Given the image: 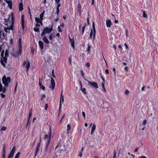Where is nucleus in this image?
I'll use <instances>...</instances> for the list:
<instances>
[{"instance_id":"cd10ccee","label":"nucleus","mask_w":158,"mask_h":158,"mask_svg":"<svg viewBox=\"0 0 158 158\" xmlns=\"http://www.w3.org/2000/svg\"><path fill=\"white\" fill-rule=\"evenodd\" d=\"M67 133L68 134L69 132V131L71 129V126L69 124H68L67 125Z\"/></svg>"},{"instance_id":"9b49d317","label":"nucleus","mask_w":158,"mask_h":158,"mask_svg":"<svg viewBox=\"0 0 158 158\" xmlns=\"http://www.w3.org/2000/svg\"><path fill=\"white\" fill-rule=\"evenodd\" d=\"M41 143L38 142L36 146L35 149V156H36L38 153V152L39 151V148L40 145Z\"/></svg>"},{"instance_id":"338daca9","label":"nucleus","mask_w":158,"mask_h":158,"mask_svg":"<svg viewBox=\"0 0 158 158\" xmlns=\"http://www.w3.org/2000/svg\"><path fill=\"white\" fill-rule=\"evenodd\" d=\"M21 20H25L24 17L23 15H22L21 16Z\"/></svg>"},{"instance_id":"680f3d73","label":"nucleus","mask_w":158,"mask_h":158,"mask_svg":"<svg viewBox=\"0 0 158 158\" xmlns=\"http://www.w3.org/2000/svg\"><path fill=\"white\" fill-rule=\"evenodd\" d=\"M2 84L1 83L0 84V92H1L2 91Z\"/></svg>"},{"instance_id":"c03bdc74","label":"nucleus","mask_w":158,"mask_h":158,"mask_svg":"<svg viewBox=\"0 0 158 158\" xmlns=\"http://www.w3.org/2000/svg\"><path fill=\"white\" fill-rule=\"evenodd\" d=\"M129 93V91L127 89L126 90H125V94H126V95H128Z\"/></svg>"},{"instance_id":"f8f14e48","label":"nucleus","mask_w":158,"mask_h":158,"mask_svg":"<svg viewBox=\"0 0 158 158\" xmlns=\"http://www.w3.org/2000/svg\"><path fill=\"white\" fill-rule=\"evenodd\" d=\"M6 2L8 4V6L10 10L12 9V3L11 0H6Z\"/></svg>"},{"instance_id":"6e6552de","label":"nucleus","mask_w":158,"mask_h":158,"mask_svg":"<svg viewBox=\"0 0 158 158\" xmlns=\"http://www.w3.org/2000/svg\"><path fill=\"white\" fill-rule=\"evenodd\" d=\"M15 150L16 147L15 146H14L10 153L8 155L7 158H13Z\"/></svg>"},{"instance_id":"412c9836","label":"nucleus","mask_w":158,"mask_h":158,"mask_svg":"<svg viewBox=\"0 0 158 158\" xmlns=\"http://www.w3.org/2000/svg\"><path fill=\"white\" fill-rule=\"evenodd\" d=\"M23 9V5L22 2H20L19 4V10L20 11H21Z\"/></svg>"},{"instance_id":"bb28decb","label":"nucleus","mask_w":158,"mask_h":158,"mask_svg":"<svg viewBox=\"0 0 158 158\" xmlns=\"http://www.w3.org/2000/svg\"><path fill=\"white\" fill-rule=\"evenodd\" d=\"M55 36V34L53 33H51V34L49 36V39L50 40H51L53 39V36Z\"/></svg>"},{"instance_id":"473e14b6","label":"nucleus","mask_w":158,"mask_h":158,"mask_svg":"<svg viewBox=\"0 0 158 158\" xmlns=\"http://www.w3.org/2000/svg\"><path fill=\"white\" fill-rule=\"evenodd\" d=\"M35 21L38 23H39L41 20L39 18L35 17Z\"/></svg>"},{"instance_id":"c756f323","label":"nucleus","mask_w":158,"mask_h":158,"mask_svg":"<svg viewBox=\"0 0 158 158\" xmlns=\"http://www.w3.org/2000/svg\"><path fill=\"white\" fill-rule=\"evenodd\" d=\"M29 119H28L27 122V124L26 125V128H27V127L28 126L29 127L30 124H31V122L30 121Z\"/></svg>"},{"instance_id":"5701e85b","label":"nucleus","mask_w":158,"mask_h":158,"mask_svg":"<svg viewBox=\"0 0 158 158\" xmlns=\"http://www.w3.org/2000/svg\"><path fill=\"white\" fill-rule=\"evenodd\" d=\"M43 41L46 43L49 44V41L48 40V39L47 38V37L44 35V37L43 38Z\"/></svg>"},{"instance_id":"a211bd4d","label":"nucleus","mask_w":158,"mask_h":158,"mask_svg":"<svg viewBox=\"0 0 158 158\" xmlns=\"http://www.w3.org/2000/svg\"><path fill=\"white\" fill-rule=\"evenodd\" d=\"M61 101L63 102L64 101V96L62 95V91L61 94L60 99V102L59 107L60 108L61 107Z\"/></svg>"},{"instance_id":"09e8293b","label":"nucleus","mask_w":158,"mask_h":158,"mask_svg":"<svg viewBox=\"0 0 158 158\" xmlns=\"http://www.w3.org/2000/svg\"><path fill=\"white\" fill-rule=\"evenodd\" d=\"M147 123V120L146 119H145L143 121L142 124L143 125H145Z\"/></svg>"},{"instance_id":"6e6d98bb","label":"nucleus","mask_w":158,"mask_h":158,"mask_svg":"<svg viewBox=\"0 0 158 158\" xmlns=\"http://www.w3.org/2000/svg\"><path fill=\"white\" fill-rule=\"evenodd\" d=\"M82 152L80 151L79 152L78 156H80V157H81L82 156Z\"/></svg>"},{"instance_id":"e2e57ef3","label":"nucleus","mask_w":158,"mask_h":158,"mask_svg":"<svg viewBox=\"0 0 158 158\" xmlns=\"http://www.w3.org/2000/svg\"><path fill=\"white\" fill-rule=\"evenodd\" d=\"M106 73V74L107 75H108L109 74V70L108 69H106L105 71Z\"/></svg>"},{"instance_id":"f257e3e1","label":"nucleus","mask_w":158,"mask_h":158,"mask_svg":"<svg viewBox=\"0 0 158 158\" xmlns=\"http://www.w3.org/2000/svg\"><path fill=\"white\" fill-rule=\"evenodd\" d=\"M48 135L45 134L44 136V138L45 139H47L46 142V146L45 149V150L46 151L47 150L49 146V145L50 142L51 136H52V130L51 127H49V130L48 132Z\"/></svg>"},{"instance_id":"20e7f679","label":"nucleus","mask_w":158,"mask_h":158,"mask_svg":"<svg viewBox=\"0 0 158 158\" xmlns=\"http://www.w3.org/2000/svg\"><path fill=\"white\" fill-rule=\"evenodd\" d=\"M2 83L4 84L6 87L8 86L9 84L11 81V79L10 77H7L4 75L2 78Z\"/></svg>"},{"instance_id":"603ef678","label":"nucleus","mask_w":158,"mask_h":158,"mask_svg":"<svg viewBox=\"0 0 158 158\" xmlns=\"http://www.w3.org/2000/svg\"><path fill=\"white\" fill-rule=\"evenodd\" d=\"M28 9H29V11L28 12V13L30 15V18H31V14L30 9V8L29 7Z\"/></svg>"},{"instance_id":"0eeeda50","label":"nucleus","mask_w":158,"mask_h":158,"mask_svg":"<svg viewBox=\"0 0 158 158\" xmlns=\"http://www.w3.org/2000/svg\"><path fill=\"white\" fill-rule=\"evenodd\" d=\"M85 80L88 83V85L89 86H92L94 88L96 89H97L98 88V87L97 83L95 82H90L86 79H85Z\"/></svg>"},{"instance_id":"aec40b11","label":"nucleus","mask_w":158,"mask_h":158,"mask_svg":"<svg viewBox=\"0 0 158 158\" xmlns=\"http://www.w3.org/2000/svg\"><path fill=\"white\" fill-rule=\"evenodd\" d=\"M39 85L40 86V89H42L43 90H45V87L43 85H42L41 83L40 78H39Z\"/></svg>"},{"instance_id":"7ed1b4c3","label":"nucleus","mask_w":158,"mask_h":158,"mask_svg":"<svg viewBox=\"0 0 158 158\" xmlns=\"http://www.w3.org/2000/svg\"><path fill=\"white\" fill-rule=\"evenodd\" d=\"M19 42V50L12 54V56L18 58L21 55V54L22 51V46L21 44V39L20 38L18 40Z\"/></svg>"},{"instance_id":"ddd939ff","label":"nucleus","mask_w":158,"mask_h":158,"mask_svg":"<svg viewBox=\"0 0 158 158\" xmlns=\"http://www.w3.org/2000/svg\"><path fill=\"white\" fill-rule=\"evenodd\" d=\"M69 40L71 42V46L73 48H75V42L74 39L73 38L72 39L70 38L69 35Z\"/></svg>"},{"instance_id":"b1692460","label":"nucleus","mask_w":158,"mask_h":158,"mask_svg":"<svg viewBox=\"0 0 158 158\" xmlns=\"http://www.w3.org/2000/svg\"><path fill=\"white\" fill-rule=\"evenodd\" d=\"M45 12V10H44L40 15V18H39L41 21H42L43 19L44 15V14Z\"/></svg>"},{"instance_id":"9d476101","label":"nucleus","mask_w":158,"mask_h":158,"mask_svg":"<svg viewBox=\"0 0 158 158\" xmlns=\"http://www.w3.org/2000/svg\"><path fill=\"white\" fill-rule=\"evenodd\" d=\"M51 86L50 87L51 88V89L54 90L55 86V81L52 77H51Z\"/></svg>"},{"instance_id":"ea45409f","label":"nucleus","mask_w":158,"mask_h":158,"mask_svg":"<svg viewBox=\"0 0 158 158\" xmlns=\"http://www.w3.org/2000/svg\"><path fill=\"white\" fill-rule=\"evenodd\" d=\"M102 88L103 89V91L104 92H105L106 91V89L105 88V84L104 83L102 82Z\"/></svg>"},{"instance_id":"5fc2aeb1","label":"nucleus","mask_w":158,"mask_h":158,"mask_svg":"<svg viewBox=\"0 0 158 158\" xmlns=\"http://www.w3.org/2000/svg\"><path fill=\"white\" fill-rule=\"evenodd\" d=\"M143 16L144 18L147 17V14L145 13L144 11L143 12Z\"/></svg>"},{"instance_id":"2eb2a0df","label":"nucleus","mask_w":158,"mask_h":158,"mask_svg":"<svg viewBox=\"0 0 158 158\" xmlns=\"http://www.w3.org/2000/svg\"><path fill=\"white\" fill-rule=\"evenodd\" d=\"M77 10L79 13V15L80 16L82 11L81 6L80 3H78L77 5Z\"/></svg>"},{"instance_id":"3c124183","label":"nucleus","mask_w":158,"mask_h":158,"mask_svg":"<svg viewBox=\"0 0 158 158\" xmlns=\"http://www.w3.org/2000/svg\"><path fill=\"white\" fill-rule=\"evenodd\" d=\"M125 46L126 47V49L127 50H128L129 49V47H128L127 44L126 43H125L124 44Z\"/></svg>"},{"instance_id":"8fccbe9b","label":"nucleus","mask_w":158,"mask_h":158,"mask_svg":"<svg viewBox=\"0 0 158 158\" xmlns=\"http://www.w3.org/2000/svg\"><path fill=\"white\" fill-rule=\"evenodd\" d=\"M82 115H83V117L84 118V120H85V113L83 111L82 112Z\"/></svg>"},{"instance_id":"f03ea898","label":"nucleus","mask_w":158,"mask_h":158,"mask_svg":"<svg viewBox=\"0 0 158 158\" xmlns=\"http://www.w3.org/2000/svg\"><path fill=\"white\" fill-rule=\"evenodd\" d=\"M11 26L9 27H5L4 28V31L6 33H10V30H14V13H11Z\"/></svg>"},{"instance_id":"c9c22d12","label":"nucleus","mask_w":158,"mask_h":158,"mask_svg":"<svg viewBox=\"0 0 158 158\" xmlns=\"http://www.w3.org/2000/svg\"><path fill=\"white\" fill-rule=\"evenodd\" d=\"M6 87L5 86V87H4L3 88H2V91L3 93H6Z\"/></svg>"},{"instance_id":"37998d69","label":"nucleus","mask_w":158,"mask_h":158,"mask_svg":"<svg viewBox=\"0 0 158 158\" xmlns=\"http://www.w3.org/2000/svg\"><path fill=\"white\" fill-rule=\"evenodd\" d=\"M6 129V127L3 126L1 128V130L2 131H5Z\"/></svg>"},{"instance_id":"7c9ffc66","label":"nucleus","mask_w":158,"mask_h":158,"mask_svg":"<svg viewBox=\"0 0 158 158\" xmlns=\"http://www.w3.org/2000/svg\"><path fill=\"white\" fill-rule=\"evenodd\" d=\"M32 108H31V109H30V110L29 111L28 119H30V118L31 117L32 115Z\"/></svg>"},{"instance_id":"de8ad7c7","label":"nucleus","mask_w":158,"mask_h":158,"mask_svg":"<svg viewBox=\"0 0 158 158\" xmlns=\"http://www.w3.org/2000/svg\"><path fill=\"white\" fill-rule=\"evenodd\" d=\"M1 96L2 98H5L6 95L2 93H1Z\"/></svg>"},{"instance_id":"774afa93","label":"nucleus","mask_w":158,"mask_h":158,"mask_svg":"<svg viewBox=\"0 0 158 158\" xmlns=\"http://www.w3.org/2000/svg\"><path fill=\"white\" fill-rule=\"evenodd\" d=\"M81 74L82 76L83 77H84V73H83V71L82 70H81Z\"/></svg>"},{"instance_id":"13d9d810","label":"nucleus","mask_w":158,"mask_h":158,"mask_svg":"<svg viewBox=\"0 0 158 158\" xmlns=\"http://www.w3.org/2000/svg\"><path fill=\"white\" fill-rule=\"evenodd\" d=\"M4 50L2 51V53H1V56L2 58L4 57Z\"/></svg>"},{"instance_id":"bf43d9fd","label":"nucleus","mask_w":158,"mask_h":158,"mask_svg":"<svg viewBox=\"0 0 158 158\" xmlns=\"http://www.w3.org/2000/svg\"><path fill=\"white\" fill-rule=\"evenodd\" d=\"M82 24L81 23H80L79 26V30H81V28Z\"/></svg>"},{"instance_id":"393cba45","label":"nucleus","mask_w":158,"mask_h":158,"mask_svg":"<svg viewBox=\"0 0 158 158\" xmlns=\"http://www.w3.org/2000/svg\"><path fill=\"white\" fill-rule=\"evenodd\" d=\"M96 127V126L94 124L92 127L91 130V135H93L94 133V131L95 130Z\"/></svg>"},{"instance_id":"f3484780","label":"nucleus","mask_w":158,"mask_h":158,"mask_svg":"<svg viewBox=\"0 0 158 158\" xmlns=\"http://www.w3.org/2000/svg\"><path fill=\"white\" fill-rule=\"evenodd\" d=\"M106 27H110L112 24L111 21L110 19L107 20L106 21Z\"/></svg>"},{"instance_id":"4c0bfd02","label":"nucleus","mask_w":158,"mask_h":158,"mask_svg":"<svg viewBox=\"0 0 158 158\" xmlns=\"http://www.w3.org/2000/svg\"><path fill=\"white\" fill-rule=\"evenodd\" d=\"M81 90L82 91L84 94H86V90L85 89V88H82H82H81Z\"/></svg>"},{"instance_id":"4d7b16f0","label":"nucleus","mask_w":158,"mask_h":158,"mask_svg":"<svg viewBox=\"0 0 158 158\" xmlns=\"http://www.w3.org/2000/svg\"><path fill=\"white\" fill-rule=\"evenodd\" d=\"M59 17L57 15V18L54 19V21L56 22H58L59 20Z\"/></svg>"},{"instance_id":"2f4dec72","label":"nucleus","mask_w":158,"mask_h":158,"mask_svg":"<svg viewBox=\"0 0 158 158\" xmlns=\"http://www.w3.org/2000/svg\"><path fill=\"white\" fill-rule=\"evenodd\" d=\"M86 26V24L85 23V26H83L82 27V31H81V34L82 35H83L84 34Z\"/></svg>"},{"instance_id":"72a5a7b5","label":"nucleus","mask_w":158,"mask_h":158,"mask_svg":"<svg viewBox=\"0 0 158 158\" xmlns=\"http://www.w3.org/2000/svg\"><path fill=\"white\" fill-rule=\"evenodd\" d=\"M91 47L90 45H89L88 46L87 49V52L88 53V54H89L90 51V49Z\"/></svg>"},{"instance_id":"0e129e2a","label":"nucleus","mask_w":158,"mask_h":158,"mask_svg":"<svg viewBox=\"0 0 158 158\" xmlns=\"http://www.w3.org/2000/svg\"><path fill=\"white\" fill-rule=\"evenodd\" d=\"M35 26L37 27H40V25L39 23H37L35 24Z\"/></svg>"},{"instance_id":"1a4fd4ad","label":"nucleus","mask_w":158,"mask_h":158,"mask_svg":"<svg viewBox=\"0 0 158 158\" xmlns=\"http://www.w3.org/2000/svg\"><path fill=\"white\" fill-rule=\"evenodd\" d=\"M11 15H8V19H4V22L5 23H4V24L5 25H6L8 26H9L7 22H9V23H11Z\"/></svg>"},{"instance_id":"864d4df0","label":"nucleus","mask_w":158,"mask_h":158,"mask_svg":"<svg viewBox=\"0 0 158 158\" xmlns=\"http://www.w3.org/2000/svg\"><path fill=\"white\" fill-rule=\"evenodd\" d=\"M60 0H55V4H57L58 3H60Z\"/></svg>"},{"instance_id":"f704fd0d","label":"nucleus","mask_w":158,"mask_h":158,"mask_svg":"<svg viewBox=\"0 0 158 158\" xmlns=\"http://www.w3.org/2000/svg\"><path fill=\"white\" fill-rule=\"evenodd\" d=\"M56 14L58 16V17H59V15L60 11L59 8L56 7Z\"/></svg>"},{"instance_id":"49530a36","label":"nucleus","mask_w":158,"mask_h":158,"mask_svg":"<svg viewBox=\"0 0 158 158\" xmlns=\"http://www.w3.org/2000/svg\"><path fill=\"white\" fill-rule=\"evenodd\" d=\"M5 57H7L9 56V54L8 53L7 51V50H6V51L5 52Z\"/></svg>"},{"instance_id":"79ce46f5","label":"nucleus","mask_w":158,"mask_h":158,"mask_svg":"<svg viewBox=\"0 0 158 158\" xmlns=\"http://www.w3.org/2000/svg\"><path fill=\"white\" fill-rule=\"evenodd\" d=\"M34 30L36 32H39L40 31L39 29L37 27H35L34 28Z\"/></svg>"},{"instance_id":"a18cd8bd","label":"nucleus","mask_w":158,"mask_h":158,"mask_svg":"<svg viewBox=\"0 0 158 158\" xmlns=\"http://www.w3.org/2000/svg\"><path fill=\"white\" fill-rule=\"evenodd\" d=\"M58 30L59 32H61L62 31V30L61 29L60 27L59 26L58 27Z\"/></svg>"},{"instance_id":"69168bd1","label":"nucleus","mask_w":158,"mask_h":158,"mask_svg":"<svg viewBox=\"0 0 158 158\" xmlns=\"http://www.w3.org/2000/svg\"><path fill=\"white\" fill-rule=\"evenodd\" d=\"M56 7L59 8L61 6V4L60 3H58L57 4H56Z\"/></svg>"},{"instance_id":"a878e982","label":"nucleus","mask_w":158,"mask_h":158,"mask_svg":"<svg viewBox=\"0 0 158 158\" xmlns=\"http://www.w3.org/2000/svg\"><path fill=\"white\" fill-rule=\"evenodd\" d=\"M2 37L1 40H4V39H6V38H7V34L4 32L2 33Z\"/></svg>"},{"instance_id":"58836bf2","label":"nucleus","mask_w":158,"mask_h":158,"mask_svg":"<svg viewBox=\"0 0 158 158\" xmlns=\"http://www.w3.org/2000/svg\"><path fill=\"white\" fill-rule=\"evenodd\" d=\"M116 152L115 150H114L113 153V158H116Z\"/></svg>"},{"instance_id":"39448f33","label":"nucleus","mask_w":158,"mask_h":158,"mask_svg":"<svg viewBox=\"0 0 158 158\" xmlns=\"http://www.w3.org/2000/svg\"><path fill=\"white\" fill-rule=\"evenodd\" d=\"M53 30V29L52 28V26L51 27H45L44 28L41 34V36L43 37L44 36L46 33L48 34Z\"/></svg>"},{"instance_id":"052dcab7","label":"nucleus","mask_w":158,"mask_h":158,"mask_svg":"<svg viewBox=\"0 0 158 158\" xmlns=\"http://www.w3.org/2000/svg\"><path fill=\"white\" fill-rule=\"evenodd\" d=\"M86 20H87V24H88V25H89V17H88L87 18Z\"/></svg>"},{"instance_id":"c85d7f7f","label":"nucleus","mask_w":158,"mask_h":158,"mask_svg":"<svg viewBox=\"0 0 158 158\" xmlns=\"http://www.w3.org/2000/svg\"><path fill=\"white\" fill-rule=\"evenodd\" d=\"M21 24L22 26V29L23 30L25 27V20H21Z\"/></svg>"},{"instance_id":"4be33fe9","label":"nucleus","mask_w":158,"mask_h":158,"mask_svg":"<svg viewBox=\"0 0 158 158\" xmlns=\"http://www.w3.org/2000/svg\"><path fill=\"white\" fill-rule=\"evenodd\" d=\"M3 154L2 157H6V146L4 144L3 146Z\"/></svg>"},{"instance_id":"4468645a","label":"nucleus","mask_w":158,"mask_h":158,"mask_svg":"<svg viewBox=\"0 0 158 158\" xmlns=\"http://www.w3.org/2000/svg\"><path fill=\"white\" fill-rule=\"evenodd\" d=\"M26 61H23V66H26V69H29L30 67V63L29 61H28L27 62V64L26 65Z\"/></svg>"},{"instance_id":"a19ab883","label":"nucleus","mask_w":158,"mask_h":158,"mask_svg":"<svg viewBox=\"0 0 158 158\" xmlns=\"http://www.w3.org/2000/svg\"><path fill=\"white\" fill-rule=\"evenodd\" d=\"M20 153V152H18L15 155V158H19Z\"/></svg>"},{"instance_id":"423d86ee","label":"nucleus","mask_w":158,"mask_h":158,"mask_svg":"<svg viewBox=\"0 0 158 158\" xmlns=\"http://www.w3.org/2000/svg\"><path fill=\"white\" fill-rule=\"evenodd\" d=\"M92 28L91 29V31L89 35L90 38L92 39L93 36V39H94L95 38V34H96V30L95 27L94 22H93L92 24Z\"/></svg>"},{"instance_id":"e433bc0d","label":"nucleus","mask_w":158,"mask_h":158,"mask_svg":"<svg viewBox=\"0 0 158 158\" xmlns=\"http://www.w3.org/2000/svg\"><path fill=\"white\" fill-rule=\"evenodd\" d=\"M46 96L44 94H43L41 95V100L43 101L44 100V99L45 98Z\"/></svg>"},{"instance_id":"6ab92c4d","label":"nucleus","mask_w":158,"mask_h":158,"mask_svg":"<svg viewBox=\"0 0 158 158\" xmlns=\"http://www.w3.org/2000/svg\"><path fill=\"white\" fill-rule=\"evenodd\" d=\"M39 45L41 50L44 49V43L42 41L39 40L38 42Z\"/></svg>"},{"instance_id":"dca6fc26","label":"nucleus","mask_w":158,"mask_h":158,"mask_svg":"<svg viewBox=\"0 0 158 158\" xmlns=\"http://www.w3.org/2000/svg\"><path fill=\"white\" fill-rule=\"evenodd\" d=\"M3 60L2 59L1 60V64L3 66L5 67V64L4 62L5 63H6L7 62V59L6 57H3Z\"/></svg>"}]
</instances>
